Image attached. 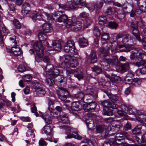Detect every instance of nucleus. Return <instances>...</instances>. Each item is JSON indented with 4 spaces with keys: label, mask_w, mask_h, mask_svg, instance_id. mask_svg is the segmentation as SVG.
Masks as SVG:
<instances>
[{
    "label": "nucleus",
    "mask_w": 146,
    "mask_h": 146,
    "mask_svg": "<svg viewBox=\"0 0 146 146\" xmlns=\"http://www.w3.org/2000/svg\"><path fill=\"white\" fill-rule=\"evenodd\" d=\"M122 38L121 42H120L118 45V48L121 49L120 51L121 52H128L131 50L133 46V40L131 39V36L128 34H124L121 33L117 35L116 36L117 39Z\"/></svg>",
    "instance_id": "1"
},
{
    "label": "nucleus",
    "mask_w": 146,
    "mask_h": 146,
    "mask_svg": "<svg viewBox=\"0 0 146 146\" xmlns=\"http://www.w3.org/2000/svg\"><path fill=\"white\" fill-rule=\"evenodd\" d=\"M33 48L35 50L36 53L35 56V60L36 62H39L40 60L38 58H42L43 56L44 46L40 42L36 41L34 43Z\"/></svg>",
    "instance_id": "2"
},
{
    "label": "nucleus",
    "mask_w": 146,
    "mask_h": 146,
    "mask_svg": "<svg viewBox=\"0 0 146 146\" xmlns=\"http://www.w3.org/2000/svg\"><path fill=\"white\" fill-rule=\"evenodd\" d=\"M100 102L101 104L103 106V115H105L112 116L113 114V112L112 111L109 110V108H110L111 101L106 100Z\"/></svg>",
    "instance_id": "3"
},
{
    "label": "nucleus",
    "mask_w": 146,
    "mask_h": 146,
    "mask_svg": "<svg viewBox=\"0 0 146 146\" xmlns=\"http://www.w3.org/2000/svg\"><path fill=\"white\" fill-rule=\"evenodd\" d=\"M74 2L69 6L71 9L82 8L83 6L87 9L90 8L89 6L90 4H86L85 0H74Z\"/></svg>",
    "instance_id": "4"
},
{
    "label": "nucleus",
    "mask_w": 146,
    "mask_h": 146,
    "mask_svg": "<svg viewBox=\"0 0 146 146\" xmlns=\"http://www.w3.org/2000/svg\"><path fill=\"white\" fill-rule=\"evenodd\" d=\"M86 96H88V99L86 100H95L98 97V93L94 89L88 88L86 90Z\"/></svg>",
    "instance_id": "5"
},
{
    "label": "nucleus",
    "mask_w": 146,
    "mask_h": 146,
    "mask_svg": "<svg viewBox=\"0 0 146 146\" xmlns=\"http://www.w3.org/2000/svg\"><path fill=\"white\" fill-rule=\"evenodd\" d=\"M103 62L108 64H111L112 66L117 67L119 65V61L117 56H114L112 58H105L104 59Z\"/></svg>",
    "instance_id": "6"
},
{
    "label": "nucleus",
    "mask_w": 146,
    "mask_h": 146,
    "mask_svg": "<svg viewBox=\"0 0 146 146\" xmlns=\"http://www.w3.org/2000/svg\"><path fill=\"white\" fill-rule=\"evenodd\" d=\"M130 28L134 36L138 41H140L141 39L140 34L137 29V26L135 23L132 22L131 23L130 25Z\"/></svg>",
    "instance_id": "7"
},
{
    "label": "nucleus",
    "mask_w": 146,
    "mask_h": 146,
    "mask_svg": "<svg viewBox=\"0 0 146 146\" xmlns=\"http://www.w3.org/2000/svg\"><path fill=\"white\" fill-rule=\"evenodd\" d=\"M9 52L15 56L20 55L22 53L21 48L17 45L11 47V49L9 50Z\"/></svg>",
    "instance_id": "8"
},
{
    "label": "nucleus",
    "mask_w": 146,
    "mask_h": 146,
    "mask_svg": "<svg viewBox=\"0 0 146 146\" xmlns=\"http://www.w3.org/2000/svg\"><path fill=\"white\" fill-rule=\"evenodd\" d=\"M97 104L95 102H92L87 103L85 107H84V110L86 111H92L96 108Z\"/></svg>",
    "instance_id": "9"
},
{
    "label": "nucleus",
    "mask_w": 146,
    "mask_h": 146,
    "mask_svg": "<svg viewBox=\"0 0 146 146\" xmlns=\"http://www.w3.org/2000/svg\"><path fill=\"white\" fill-rule=\"evenodd\" d=\"M110 49V47L108 46L106 47L100 48L99 50L100 55L101 57H105L108 55V52Z\"/></svg>",
    "instance_id": "10"
},
{
    "label": "nucleus",
    "mask_w": 146,
    "mask_h": 146,
    "mask_svg": "<svg viewBox=\"0 0 146 146\" xmlns=\"http://www.w3.org/2000/svg\"><path fill=\"white\" fill-rule=\"evenodd\" d=\"M81 26V23L80 21L73 22L71 26L70 30L73 31H78L80 29Z\"/></svg>",
    "instance_id": "11"
},
{
    "label": "nucleus",
    "mask_w": 146,
    "mask_h": 146,
    "mask_svg": "<svg viewBox=\"0 0 146 146\" xmlns=\"http://www.w3.org/2000/svg\"><path fill=\"white\" fill-rule=\"evenodd\" d=\"M54 49L56 51H59L61 48L60 42L58 40L53 41L52 44Z\"/></svg>",
    "instance_id": "12"
},
{
    "label": "nucleus",
    "mask_w": 146,
    "mask_h": 146,
    "mask_svg": "<svg viewBox=\"0 0 146 146\" xmlns=\"http://www.w3.org/2000/svg\"><path fill=\"white\" fill-rule=\"evenodd\" d=\"M60 72L58 69L57 68L54 69L53 71H48L46 73V74L49 75L52 78H55L57 76L59 75Z\"/></svg>",
    "instance_id": "13"
},
{
    "label": "nucleus",
    "mask_w": 146,
    "mask_h": 146,
    "mask_svg": "<svg viewBox=\"0 0 146 146\" xmlns=\"http://www.w3.org/2000/svg\"><path fill=\"white\" fill-rule=\"evenodd\" d=\"M72 109L75 111H77L81 109L82 105L78 101L73 102L72 104Z\"/></svg>",
    "instance_id": "14"
},
{
    "label": "nucleus",
    "mask_w": 146,
    "mask_h": 146,
    "mask_svg": "<svg viewBox=\"0 0 146 146\" xmlns=\"http://www.w3.org/2000/svg\"><path fill=\"white\" fill-rule=\"evenodd\" d=\"M42 31L46 33L50 32L52 29L50 24L48 23H45L43 24L42 26Z\"/></svg>",
    "instance_id": "15"
},
{
    "label": "nucleus",
    "mask_w": 146,
    "mask_h": 146,
    "mask_svg": "<svg viewBox=\"0 0 146 146\" xmlns=\"http://www.w3.org/2000/svg\"><path fill=\"white\" fill-rule=\"evenodd\" d=\"M110 38L109 35L108 33H103L101 34V40L102 44L108 42Z\"/></svg>",
    "instance_id": "16"
},
{
    "label": "nucleus",
    "mask_w": 146,
    "mask_h": 146,
    "mask_svg": "<svg viewBox=\"0 0 146 146\" xmlns=\"http://www.w3.org/2000/svg\"><path fill=\"white\" fill-rule=\"evenodd\" d=\"M86 4H90L89 7H90V8L88 9L92 8V7H91L90 6H92L94 7V9H101L102 8L103 5V1H97V2L96 3H94L93 4H91V3H86Z\"/></svg>",
    "instance_id": "17"
},
{
    "label": "nucleus",
    "mask_w": 146,
    "mask_h": 146,
    "mask_svg": "<svg viewBox=\"0 0 146 146\" xmlns=\"http://www.w3.org/2000/svg\"><path fill=\"white\" fill-rule=\"evenodd\" d=\"M79 43L81 47H84L88 44V42L84 38H80L79 40Z\"/></svg>",
    "instance_id": "18"
},
{
    "label": "nucleus",
    "mask_w": 146,
    "mask_h": 146,
    "mask_svg": "<svg viewBox=\"0 0 146 146\" xmlns=\"http://www.w3.org/2000/svg\"><path fill=\"white\" fill-rule=\"evenodd\" d=\"M104 92L105 94H104V95L105 96L106 95L108 96L109 98L111 100H110V101H112V100L116 101L118 100V97L117 95H113L106 90H104Z\"/></svg>",
    "instance_id": "19"
},
{
    "label": "nucleus",
    "mask_w": 146,
    "mask_h": 146,
    "mask_svg": "<svg viewBox=\"0 0 146 146\" xmlns=\"http://www.w3.org/2000/svg\"><path fill=\"white\" fill-rule=\"evenodd\" d=\"M60 119L61 122L63 123L70 124V121L68 116L66 114H62L60 115Z\"/></svg>",
    "instance_id": "20"
},
{
    "label": "nucleus",
    "mask_w": 146,
    "mask_h": 146,
    "mask_svg": "<svg viewBox=\"0 0 146 146\" xmlns=\"http://www.w3.org/2000/svg\"><path fill=\"white\" fill-rule=\"evenodd\" d=\"M72 138L78 139H82V137L75 132H73L72 134L70 133L67 135L66 139H70Z\"/></svg>",
    "instance_id": "21"
},
{
    "label": "nucleus",
    "mask_w": 146,
    "mask_h": 146,
    "mask_svg": "<svg viewBox=\"0 0 146 146\" xmlns=\"http://www.w3.org/2000/svg\"><path fill=\"white\" fill-rule=\"evenodd\" d=\"M67 16L65 15H61L58 17L56 19L54 18V20L56 21L59 22L65 23L66 20L67 19Z\"/></svg>",
    "instance_id": "22"
},
{
    "label": "nucleus",
    "mask_w": 146,
    "mask_h": 146,
    "mask_svg": "<svg viewBox=\"0 0 146 146\" xmlns=\"http://www.w3.org/2000/svg\"><path fill=\"white\" fill-rule=\"evenodd\" d=\"M52 130V129L51 127L46 125L42 128V132L43 133H45L47 135H49Z\"/></svg>",
    "instance_id": "23"
},
{
    "label": "nucleus",
    "mask_w": 146,
    "mask_h": 146,
    "mask_svg": "<svg viewBox=\"0 0 146 146\" xmlns=\"http://www.w3.org/2000/svg\"><path fill=\"white\" fill-rule=\"evenodd\" d=\"M58 89V90H56L58 96L65 94V93H67V94H69L68 91L66 88L63 87H59Z\"/></svg>",
    "instance_id": "24"
},
{
    "label": "nucleus",
    "mask_w": 146,
    "mask_h": 146,
    "mask_svg": "<svg viewBox=\"0 0 146 146\" xmlns=\"http://www.w3.org/2000/svg\"><path fill=\"white\" fill-rule=\"evenodd\" d=\"M85 122L88 128H91L94 127V124L93 120L92 118L86 119Z\"/></svg>",
    "instance_id": "25"
},
{
    "label": "nucleus",
    "mask_w": 146,
    "mask_h": 146,
    "mask_svg": "<svg viewBox=\"0 0 146 146\" xmlns=\"http://www.w3.org/2000/svg\"><path fill=\"white\" fill-rule=\"evenodd\" d=\"M36 95L39 97L44 96L46 93V92L44 88H41L35 91Z\"/></svg>",
    "instance_id": "26"
},
{
    "label": "nucleus",
    "mask_w": 146,
    "mask_h": 146,
    "mask_svg": "<svg viewBox=\"0 0 146 146\" xmlns=\"http://www.w3.org/2000/svg\"><path fill=\"white\" fill-rule=\"evenodd\" d=\"M138 111L134 107L131 106H129L127 113L129 114L133 115H135L136 114H139Z\"/></svg>",
    "instance_id": "27"
},
{
    "label": "nucleus",
    "mask_w": 146,
    "mask_h": 146,
    "mask_svg": "<svg viewBox=\"0 0 146 146\" xmlns=\"http://www.w3.org/2000/svg\"><path fill=\"white\" fill-rule=\"evenodd\" d=\"M66 44L71 48L72 52H73V50L75 51V47L74 45V42L73 40H68Z\"/></svg>",
    "instance_id": "28"
},
{
    "label": "nucleus",
    "mask_w": 146,
    "mask_h": 146,
    "mask_svg": "<svg viewBox=\"0 0 146 146\" xmlns=\"http://www.w3.org/2000/svg\"><path fill=\"white\" fill-rule=\"evenodd\" d=\"M89 58L91 63H94L96 62L97 58L95 52H92L90 55Z\"/></svg>",
    "instance_id": "29"
},
{
    "label": "nucleus",
    "mask_w": 146,
    "mask_h": 146,
    "mask_svg": "<svg viewBox=\"0 0 146 146\" xmlns=\"http://www.w3.org/2000/svg\"><path fill=\"white\" fill-rule=\"evenodd\" d=\"M42 117L47 125H50L52 124V120L51 117L48 115H45L43 116H42Z\"/></svg>",
    "instance_id": "30"
},
{
    "label": "nucleus",
    "mask_w": 146,
    "mask_h": 146,
    "mask_svg": "<svg viewBox=\"0 0 146 146\" xmlns=\"http://www.w3.org/2000/svg\"><path fill=\"white\" fill-rule=\"evenodd\" d=\"M78 60L76 58H72L69 63V66L72 68L75 67L78 65Z\"/></svg>",
    "instance_id": "31"
},
{
    "label": "nucleus",
    "mask_w": 146,
    "mask_h": 146,
    "mask_svg": "<svg viewBox=\"0 0 146 146\" xmlns=\"http://www.w3.org/2000/svg\"><path fill=\"white\" fill-rule=\"evenodd\" d=\"M141 82L142 80L140 79L136 78L133 79L132 84L136 86L139 87L140 86Z\"/></svg>",
    "instance_id": "32"
},
{
    "label": "nucleus",
    "mask_w": 146,
    "mask_h": 146,
    "mask_svg": "<svg viewBox=\"0 0 146 146\" xmlns=\"http://www.w3.org/2000/svg\"><path fill=\"white\" fill-rule=\"evenodd\" d=\"M125 137L128 139V135L127 132H123L122 133L117 134L115 137L116 138H122V139H125Z\"/></svg>",
    "instance_id": "33"
},
{
    "label": "nucleus",
    "mask_w": 146,
    "mask_h": 146,
    "mask_svg": "<svg viewBox=\"0 0 146 146\" xmlns=\"http://www.w3.org/2000/svg\"><path fill=\"white\" fill-rule=\"evenodd\" d=\"M106 127L104 125H99L97 126L96 127V131L98 133H101L103 134V131L106 129Z\"/></svg>",
    "instance_id": "34"
},
{
    "label": "nucleus",
    "mask_w": 146,
    "mask_h": 146,
    "mask_svg": "<svg viewBox=\"0 0 146 146\" xmlns=\"http://www.w3.org/2000/svg\"><path fill=\"white\" fill-rule=\"evenodd\" d=\"M31 86L35 90V91H36V90H38L39 88H42L41 84L38 82H33Z\"/></svg>",
    "instance_id": "35"
},
{
    "label": "nucleus",
    "mask_w": 146,
    "mask_h": 146,
    "mask_svg": "<svg viewBox=\"0 0 146 146\" xmlns=\"http://www.w3.org/2000/svg\"><path fill=\"white\" fill-rule=\"evenodd\" d=\"M28 67L24 64H20L18 67V71L21 72H23L27 70Z\"/></svg>",
    "instance_id": "36"
},
{
    "label": "nucleus",
    "mask_w": 146,
    "mask_h": 146,
    "mask_svg": "<svg viewBox=\"0 0 146 146\" xmlns=\"http://www.w3.org/2000/svg\"><path fill=\"white\" fill-rule=\"evenodd\" d=\"M129 65L127 62H126L125 64L121 65L120 67L121 70L123 72L126 71L129 68Z\"/></svg>",
    "instance_id": "37"
},
{
    "label": "nucleus",
    "mask_w": 146,
    "mask_h": 146,
    "mask_svg": "<svg viewBox=\"0 0 146 146\" xmlns=\"http://www.w3.org/2000/svg\"><path fill=\"white\" fill-rule=\"evenodd\" d=\"M75 97L80 100H83L85 97L84 94L80 92L77 93L75 95Z\"/></svg>",
    "instance_id": "38"
},
{
    "label": "nucleus",
    "mask_w": 146,
    "mask_h": 146,
    "mask_svg": "<svg viewBox=\"0 0 146 146\" xmlns=\"http://www.w3.org/2000/svg\"><path fill=\"white\" fill-rule=\"evenodd\" d=\"M42 67L45 70H48L47 71H46V73L48 71H52L53 70V65L50 63L47 64L45 66H43Z\"/></svg>",
    "instance_id": "39"
},
{
    "label": "nucleus",
    "mask_w": 146,
    "mask_h": 146,
    "mask_svg": "<svg viewBox=\"0 0 146 146\" xmlns=\"http://www.w3.org/2000/svg\"><path fill=\"white\" fill-rule=\"evenodd\" d=\"M93 33L96 37H99L101 34L100 30L96 27H94L93 29Z\"/></svg>",
    "instance_id": "40"
},
{
    "label": "nucleus",
    "mask_w": 146,
    "mask_h": 146,
    "mask_svg": "<svg viewBox=\"0 0 146 146\" xmlns=\"http://www.w3.org/2000/svg\"><path fill=\"white\" fill-rule=\"evenodd\" d=\"M141 127V126H137L132 130V132L134 134L137 135L140 134Z\"/></svg>",
    "instance_id": "41"
},
{
    "label": "nucleus",
    "mask_w": 146,
    "mask_h": 146,
    "mask_svg": "<svg viewBox=\"0 0 146 146\" xmlns=\"http://www.w3.org/2000/svg\"><path fill=\"white\" fill-rule=\"evenodd\" d=\"M99 23L100 25L103 24L105 23L107 21L106 17L104 16H101L98 18Z\"/></svg>",
    "instance_id": "42"
},
{
    "label": "nucleus",
    "mask_w": 146,
    "mask_h": 146,
    "mask_svg": "<svg viewBox=\"0 0 146 146\" xmlns=\"http://www.w3.org/2000/svg\"><path fill=\"white\" fill-rule=\"evenodd\" d=\"M112 81L115 83H118L121 80V78L120 77L117 76L115 75H113L111 78Z\"/></svg>",
    "instance_id": "43"
},
{
    "label": "nucleus",
    "mask_w": 146,
    "mask_h": 146,
    "mask_svg": "<svg viewBox=\"0 0 146 146\" xmlns=\"http://www.w3.org/2000/svg\"><path fill=\"white\" fill-rule=\"evenodd\" d=\"M64 51L68 53H69L70 54H74L75 52V51L73 50V52H71V48L68 46L66 44L64 47Z\"/></svg>",
    "instance_id": "44"
},
{
    "label": "nucleus",
    "mask_w": 146,
    "mask_h": 146,
    "mask_svg": "<svg viewBox=\"0 0 146 146\" xmlns=\"http://www.w3.org/2000/svg\"><path fill=\"white\" fill-rule=\"evenodd\" d=\"M16 36L13 35H12L10 36L9 37V42L10 43L14 44L15 45L17 44V42L16 41Z\"/></svg>",
    "instance_id": "45"
},
{
    "label": "nucleus",
    "mask_w": 146,
    "mask_h": 146,
    "mask_svg": "<svg viewBox=\"0 0 146 146\" xmlns=\"http://www.w3.org/2000/svg\"><path fill=\"white\" fill-rule=\"evenodd\" d=\"M92 70L98 74H99L102 72L101 68L97 66H94L92 67Z\"/></svg>",
    "instance_id": "46"
},
{
    "label": "nucleus",
    "mask_w": 146,
    "mask_h": 146,
    "mask_svg": "<svg viewBox=\"0 0 146 146\" xmlns=\"http://www.w3.org/2000/svg\"><path fill=\"white\" fill-rule=\"evenodd\" d=\"M38 37L39 40L41 41H44L46 38V35L43 32H40L38 33Z\"/></svg>",
    "instance_id": "47"
},
{
    "label": "nucleus",
    "mask_w": 146,
    "mask_h": 146,
    "mask_svg": "<svg viewBox=\"0 0 146 146\" xmlns=\"http://www.w3.org/2000/svg\"><path fill=\"white\" fill-rule=\"evenodd\" d=\"M55 78H56V81L57 82L62 83L64 82V78L62 75H58Z\"/></svg>",
    "instance_id": "48"
},
{
    "label": "nucleus",
    "mask_w": 146,
    "mask_h": 146,
    "mask_svg": "<svg viewBox=\"0 0 146 146\" xmlns=\"http://www.w3.org/2000/svg\"><path fill=\"white\" fill-rule=\"evenodd\" d=\"M73 22L71 19H68L67 18V19L66 20L65 23H66V26L67 28H70V30L71 29V26L72 25V23Z\"/></svg>",
    "instance_id": "49"
},
{
    "label": "nucleus",
    "mask_w": 146,
    "mask_h": 146,
    "mask_svg": "<svg viewBox=\"0 0 146 146\" xmlns=\"http://www.w3.org/2000/svg\"><path fill=\"white\" fill-rule=\"evenodd\" d=\"M13 23L15 27L17 29H20L21 28V25L19 21L17 19H14L13 21Z\"/></svg>",
    "instance_id": "50"
},
{
    "label": "nucleus",
    "mask_w": 146,
    "mask_h": 146,
    "mask_svg": "<svg viewBox=\"0 0 146 146\" xmlns=\"http://www.w3.org/2000/svg\"><path fill=\"white\" fill-rule=\"evenodd\" d=\"M37 12L36 11H35L32 14L31 18L34 22H35L37 19V16L40 15L38 14Z\"/></svg>",
    "instance_id": "51"
},
{
    "label": "nucleus",
    "mask_w": 146,
    "mask_h": 146,
    "mask_svg": "<svg viewBox=\"0 0 146 146\" xmlns=\"http://www.w3.org/2000/svg\"><path fill=\"white\" fill-rule=\"evenodd\" d=\"M131 129V124L128 121L127 123L124 125L123 127V130L125 131H127Z\"/></svg>",
    "instance_id": "52"
},
{
    "label": "nucleus",
    "mask_w": 146,
    "mask_h": 146,
    "mask_svg": "<svg viewBox=\"0 0 146 146\" xmlns=\"http://www.w3.org/2000/svg\"><path fill=\"white\" fill-rule=\"evenodd\" d=\"M142 10H135V11H133L131 12L130 14V16L131 17H133L134 15H139L141 12Z\"/></svg>",
    "instance_id": "53"
},
{
    "label": "nucleus",
    "mask_w": 146,
    "mask_h": 146,
    "mask_svg": "<svg viewBox=\"0 0 146 146\" xmlns=\"http://www.w3.org/2000/svg\"><path fill=\"white\" fill-rule=\"evenodd\" d=\"M137 55V57L141 59V60L145 61L146 60V55L143 53H139Z\"/></svg>",
    "instance_id": "54"
},
{
    "label": "nucleus",
    "mask_w": 146,
    "mask_h": 146,
    "mask_svg": "<svg viewBox=\"0 0 146 146\" xmlns=\"http://www.w3.org/2000/svg\"><path fill=\"white\" fill-rule=\"evenodd\" d=\"M108 26L111 29H116L117 27V24L115 22H109Z\"/></svg>",
    "instance_id": "55"
},
{
    "label": "nucleus",
    "mask_w": 146,
    "mask_h": 146,
    "mask_svg": "<svg viewBox=\"0 0 146 146\" xmlns=\"http://www.w3.org/2000/svg\"><path fill=\"white\" fill-rule=\"evenodd\" d=\"M133 78L126 76L124 80V82L125 83L127 84H132L133 80Z\"/></svg>",
    "instance_id": "56"
},
{
    "label": "nucleus",
    "mask_w": 146,
    "mask_h": 146,
    "mask_svg": "<svg viewBox=\"0 0 146 146\" xmlns=\"http://www.w3.org/2000/svg\"><path fill=\"white\" fill-rule=\"evenodd\" d=\"M65 94L58 96L59 98L62 101L65 100L67 97L69 96V94H67V93H65Z\"/></svg>",
    "instance_id": "57"
},
{
    "label": "nucleus",
    "mask_w": 146,
    "mask_h": 146,
    "mask_svg": "<svg viewBox=\"0 0 146 146\" xmlns=\"http://www.w3.org/2000/svg\"><path fill=\"white\" fill-rule=\"evenodd\" d=\"M70 5L68 6V5L67 4H58L59 7V9H65L68 8H69L70 9H71L69 7Z\"/></svg>",
    "instance_id": "58"
},
{
    "label": "nucleus",
    "mask_w": 146,
    "mask_h": 146,
    "mask_svg": "<svg viewBox=\"0 0 146 146\" xmlns=\"http://www.w3.org/2000/svg\"><path fill=\"white\" fill-rule=\"evenodd\" d=\"M123 10H119L118 11V17L121 19L123 18L125 16L123 12Z\"/></svg>",
    "instance_id": "59"
},
{
    "label": "nucleus",
    "mask_w": 146,
    "mask_h": 146,
    "mask_svg": "<svg viewBox=\"0 0 146 146\" xmlns=\"http://www.w3.org/2000/svg\"><path fill=\"white\" fill-rule=\"evenodd\" d=\"M129 106H127L125 105H123L121 106V109L122 111L125 113H128V111L129 109Z\"/></svg>",
    "instance_id": "60"
},
{
    "label": "nucleus",
    "mask_w": 146,
    "mask_h": 146,
    "mask_svg": "<svg viewBox=\"0 0 146 146\" xmlns=\"http://www.w3.org/2000/svg\"><path fill=\"white\" fill-rule=\"evenodd\" d=\"M27 128L29 129V130L27 132V134L29 135V133H30V135L32 136V137H35V134L33 133L34 131L33 130H32V127L30 126H28Z\"/></svg>",
    "instance_id": "61"
},
{
    "label": "nucleus",
    "mask_w": 146,
    "mask_h": 146,
    "mask_svg": "<svg viewBox=\"0 0 146 146\" xmlns=\"http://www.w3.org/2000/svg\"><path fill=\"white\" fill-rule=\"evenodd\" d=\"M64 57L65 59V62L68 64L72 59V57L70 56L69 55H65Z\"/></svg>",
    "instance_id": "62"
},
{
    "label": "nucleus",
    "mask_w": 146,
    "mask_h": 146,
    "mask_svg": "<svg viewBox=\"0 0 146 146\" xmlns=\"http://www.w3.org/2000/svg\"><path fill=\"white\" fill-rule=\"evenodd\" d=\"M46 82L47 84L50 86H51L54 83V80L50 78H48L46 80Z\"/></svg>",
    "instance_id": "63"
},
{
    "label": "nucleus",
    "mask_w": 146,
    "mask_h": 146,
    "mask_svg": "<svg viewBox=\"0 0 146 146\" xmlns=\"http://www.w3.org/2000/svg\"><path fill=\"white\" fill-rule=\"evenodd\" d=\"M146 64V62L145 61L141 60L139 62H137L135 63V65L138 67H140L141 66H144V65Z\"/></svg>",
    "instance_id": "64"
}]
</instances>
